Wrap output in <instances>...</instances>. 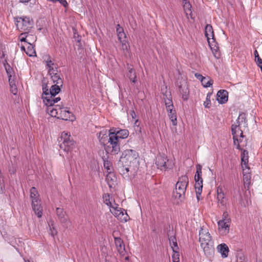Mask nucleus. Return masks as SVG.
<instances>
[{
  "label": "nucleus",
  "instance_id": "1",
  "mask_svg": "<svg viewBox=\"0 0 262 262\" xmlns=\"http://www.w3.org/2000/svg\"><path fill=\"white\" fill-rule=\"evenodd\" d=\"M112 130L111 129L107 131L106 129H103L99 132L98 138L101 144L104 145L106 152L114 155L118 154L120 147L114 141L116 140V138Z\"/></svg>",
  "mask_w": 262,
  "mask_h": 262
},
{
  "label": "nucleus",
  "instance_id": "2",
  "mask_svg": "<svg viewBox=\"0 0 262 262\" xmlns=\"http://www.w3.org/2000/svg\"><path fill=\"white\" fill-rule=\"evenodd\" d=\"M199 242L207 256H211L213 254V241L208 229L201 228L199 231Z\"/></svg>",
  "mask_w": 262,
  "mask_h": 262
},
{
  "label": "nucleus",
  "instance_id": "3",
  "mask_svg": "<svg viewBox=\"0 0 262 262\" xmlns=\"http://www.w3.org/2000/svg\"><path fill=\"white\" fill-rule=\"evenodd\" d=\"M47 113L52 117H56L64 120L73 121L74 116L71 112L61 108L58 105H52L47 107Z\"/></svg>",
  "mask_w": 262,
  "mask_h": 262
},
{
  "label": "nucleus",
  "instance_id": "4",
  "mask_svg": "<svg viewBox=\"0 0 262 262\" xmlns=\"http://www.w3.org/2000/svg\"><path fill=\"white\" fill-rule=\"evenodd\" d=\"M189 183V179L186 175L180 177L176 185L173 196L175 199H181L184 198L186 188Z\"/></svg>",
  "mask_w": 262,
  "mask_h": 262
},
{
  "label": "nucleus",
  "instance_id": "5",
  "mask_svg": "<svg viewBox=\"0 0 262 262\" xmlns=\"http://www.w3.org/2000/svg\"><path fill=\"white\" fill-rule=\"evenodd\" d=\"M58 142L60 149L65 152H71L75 148V142L68 133L62 132L58 139Z\"/></svg>",
  "mask_w": 262,
  "mask_h": 262
},
{
  "label": "nucleus",
  "instance_id": "6",
  "mask_svg": "<svg viewBox=\"0 0 262 262\" xmlns=\"http://www.w3.org/2000/svg\"><path fill=\"white\" fill-rule=\"evenodd\" d=\"M58 142L60 149L65 152H71L75 148V142L68 133L62 132L58 139Z\"/></svg>",
  "mask_w": 262,
  "mask_h": 262
},
{
  "label": "nucleus",
  "instance_id": "7",
  "mask_svg": "<svg viewBox=\"0 0 262 262\" xmlns=\"http://www.w3.org/2000/svg\"><path fill=\"white\" fill-rule=\"evenodd\" d=\"M60 86L59 84H54L51 87L49 94H47V97L43 98V103L47 107L53 105L60 100V97L55 98L60 92Z\"/></svg>",
  "mask_w": 262,
  "mask_h": 262
},
{
  "label": "nucleus",
  "instance_id": "8",
  "mask_svg": "<svg viewBox=\"0 0 262 262\" xmlns=\"http://www.w3.org/2000/svg\"><path fill=\"white\" fill-rule=\"evenodd\" d=\"M124 154V157L121 158V163L131 165L136 169L138 164V153L133 149H126Z\"/></svg>",
  "mask_w": 262,
  "mask_h": 262
},
{
  "label": "nucleus",
  "instance_id": "9",
  "mask_svg": "<svg viewBox=\"0 0 262 262\" xmlns=\"http://www.w3.org/2000/svg\"><path fill=\"white\" fill-rule=\"evenodd\" d=\"M30 196L32 199V208L35 213L38 217H41L42 209L41 206L40 200L38 199V193L34 187L30 189Z\"/></svg>",
  "mask_w": 262,
  "mask_h": 262
},
{
  "label": "nucleus",
  "instance_id": "10",
  "mask_svg": "<svg viewBox=\"0 0 262 262\" xmlns=\"http://www.w3.org/2000/svg\"><path fill=\"white\" fill-rule=\"evenodd\" d=\"M16 26L20 32H25L31 30L33 26V21L29 17H17Z\"/></svg>",
  "mask_w": 262,
  "mask_h": 262
},
{
  "label": "nucleus",
  "instance_id": "11",
  "mask_svg": "<svg viewBox=\"0 0 262 262\" xmlns=\"http://www.w3.org/2000/svg\"><path fill=\"white\" fill-rule=\"evenodd\" d=\"M120 160L119 163V171L124 179H131L133 176L136 172V169L132 167L131 165L127 164H123Z\"/></svg>",
  "mask_w": 262,
  "mask_h": 262
},
{
  "label": "nucleus",
  "instance_id": "12",
  "mask_svg": "<svg viewBox=\"0 0 262 262\" xmlns=\"http://www.w3.org/2000/svg\"><path fill=\"white\" fill-rule=\"evenodd\" d=\"M234 145L237 149L240 148L239 142L242 141L241 138H243V133L242 129L236 125H232L231 127Z\"/></svg>",
  "mask_w": 262,
  "mask_h": 262
},
{
  "label": "nucleus",
  "instance_id": "13",
  "mask_svg": "<svg viewBox=\"0 0 262 262\" xmlns=\"http://www.w3.org/2000/svg\"><path fill=\"white\" fill-rule=\"evenodd\" d=\"M156 164L161 170H166L172 167V164L169 162L164 155H159L156 158Z\"/></svg>",
  "mask_w": 262,
  "mask_h": 262
},
{
  "label": "nucleus",
  "instance_id": "14",
  "mask_svg": "<svg viewBox=\"0 0 262 262\" xmlns=\"http://www.w3.org/2000/svg\"><path fill=\"white\" fill-rule=\"evenodd\" d=\"M18 39L20 41H24L28 45H33L36 40V36L31 30L23 32L20 34Z\"/></svg>",
  "mask_w": 262,
  "mask_h": 262
},
{
  "label": "nucleus",
  "instance_id": "15",
  "mask_svg": "<svg viewBox=\"0 0 262 262\" xmlns=\"http://www.w3.org/2000/svg\"><path fill=\"white\" fill-rule=\"evenodd\" d=\"M195 181V189L199 193L203 187V179L202 178V166L200 165L196 166V171L194 177Z\"/></svg>",
  "mask_w": 262,
  "mask_h": 262
},
{
  "label": "nucleus",
  "instance_id": "16",
  "mask_svg": "<svg viewBox=\"0 0 262 262\" xmlns=\"http://www.w3.org/2000/svg\"><path fill=\"white\" fill-rule=\"evenodd\" d=\"M116 204L113 205L110 208L111 212L116 216L119 218L120 220H124L125 221H127L128 216L126 213L124 214L123 211L121 208H118Z\"/></svg>",
  "mask_w": 262,
  "mask_h": 262
},
{
  "label": "nucleus",
  "instance_id": "17",
  "mask_svg": "<svg viewBox=\"0 0 262 262\" xmlns=\"http://www.w3.org/2000/svg\"><path fill=\"white\" fill-rule=\"evenodd\" d=\"M205 36L207 38L209 45L213 50V43L214 42V33L212 27L210 25H207L205 27Z\"/></svg>",
  "mask_w": 262,
  "mask_h": 262
},
{
  "label": "nucleus",
  "instance_id": "18",
  "mask_svg": "<svg viewBox=\"0 0 262 262\" xmlns=\"http://www.w3.org/2000/svg\"><path fill=\"white\" fill-rule=\"evenodd\" d=\"M216 192L219 206L220 207H225L227 203V200L225 198V194L223 188L221 186H219L217 188Z\"/></svg>",
  "mask_w": 262,
  "mask_h": 262
},
{
  "label": "nucleus",
  "instance_id": "19",
  "mask_svg": "<svg viewBox=\"0 0 262 262\" xmlns=\"http://www.w3.org/2000/svg\"><path fill=\"white\" fill-rule=\"evenodd\" d=\"M115 243L118 252L121 256H124L126 253L125 245L123 241L120 237H114Z\"/></svg>",
  "mask_w": 262,
  "mask_h": 262
},
{
  "label": "nucleus",
  "instance_id": "20",
  "mask_svg": "<svg viewBox=\"0 0 262 262\" xmlns=\"http://www.w3.org/2000/svg\"><path fill=\"white\" fill-rule=\"evenodd\" d=\"M230 223L229 222H225L223 221H219L217 222L219 226L218 230L220 234L225 235L229 233L230 229Z\"/></svg>",
  "mask_w": 262,
  "mask_h": 262
},
{
  "label": "nucleus",
  "instance_id": "21",
  "mask_svg": "<svg viewBox=\"0 0 262 262\" xmlns=\"http://www.w3.org/2000/svg\"><path fill=\"white\" fill-rule=\"evenodd\" d=\"M178 85L179 89V91L182 95L183 99L185 100H187L189 91L186 81L184 79L182 80L179 82V83H178Z\"/></svg>",
  "mask_w": 262,
  "mask_h": 262
},
{
  "label": "nucleus",
  "instance_id": "22",
  "mask_svg": "<svg viewBox=\"0 0 262 262\" xmlns=\"http://www.w3.org/2000/svg\"><path fill=\"white\" fill-rule=\"evenodd\" d=\"M113 135H115L116 138V140H114L116 142V145L120 146V139L127 138L128 136V132L126 129H121L117 132H113Z\"/></svg>",
  "mask_w": 262,
  "mask_h": 262
},
{
  "label": "nucleus",
  "instance_id": "23",
  "mask_svg": "<svg viewBox=\"0 0 262 262\" xmlns=\"http://www.w3.org/2000/svg\"><path fill=\"white\" fill-rule=\"evenodd\" d=\"M163 99L164 100L167 111L173 109L172 98L170 92H166L165 94H164Z\"/></svg>",
  "mask_w": 262,
  "mask_h": 262
},
{
  "label": "nucleus",
  "instance_id": "24",
  "mask_svg": "<svg viewBox=\"0 0 262 262\" xmlns=\"http://www.w3.org/2000/svg\"><path fill=\"white\" fill-rule=\"evenodd\" d=\"M228 92L226 90H221L218 91L216 97L217 100L221 103H225L228 101Z\"/></svg>",
  "mask_w": 262,
  "mask_h": 262
},
{
  "label": "nucleus",
  "instance_id": "25",
  "mask_svg": "<svg viewBox=\"0 0 262 262\" xmlns=\"http://www.w3.org/2000/svg\"><path fill=\"white\" fill-rule=\"evenodd\" d=\"M56 214L61 223H65L68 221V217L62 208H57Z\"/></svg>",
  "mask_w": 262,
  "mask_h": 262
},
{
  "label": "nucleus",
  "instance_id": "26",
  "mask_svg": "<svg viewBox=\"0 0 262 262\" xmlns=\"http://www.w3.org/2000/svg\"><path fill=\"white\" fill-rule=\"evenodd\" d=\"M106 181L110 187L114 186L116 182L117 178L114 173L110 171L106 177Z\"/></svg>",
  "mask_w": 262,
  "mask_h": 262
},
{
  "label": "nucleus",
  "instance_id": "27",
  "mask_svg": "<svg viewBox=\"0 0 262 262\" xmlns=\"http://www.w3.org/2000/svg\"><path fill=\"white\" fill-rule=\"evenodd\" d=\"M217 250L221 253L223 257L225 258L228 256L229 248L225 244H222L217 246Z\"/></svg>",
  "mask_w": 262,
  "mask_h": 262
},
{
  "label": "nucleus",
  "instance_id": "28",
  "mask_svg": "<svg viewBox=\"0 0 262 262\" xmlns=\"http://www.w3.org/2000/svg\"><path fill=\"white\" fill-rule=\"evenodd\" d=\"M237 124H235L237 126L239 127L241 129H242V125H243L244 127H247V123L246 122V114L245 113H241L239 115L238 119L237 120Z\"/></svg>",
  "mask_w": 262,
  "mask_h": 262
},
{
  "label": "nucleus",
  "instance_id": "29",
  "mask_svg": "<svg viewBox=\"0 0 262 262\" xmlns=\"http://www.w3.org/2000/svg\"><path fill=\"white\" fill-rule=\"evenodd\" d=\"M242 152L241 154V165L242 167H244V165L247 167V164L248 163V152L245 150L242 149Z\"/></svg>",
  "mask_w": 262,
  "mask_h": 262
},
{
  "label": "nucleus",
  "instance_id": "30",
  "mask_svg": "<svg viewBox=\"0 0 262 262\" xmlns=\"http://www.w3.org/2000/svg\"><path fill=\"white\" fill-rule=\"evenodd\" d=\"M46 65L48 67V73L50 75L54 74L57 72V68L51 60L46 61Z\"/></svg>",
  "mask_w": 262,
  "mask_h": 262
},
{
  "label": "nucleus",
  "instance_id": "31",
  "mask_svg": "<svg viewBox=\"0 0 262 262\" xmlns=\"http://www.w3.org/2000/svg\"><path fill=\"white\" fill-rule=\"evenodd\" d=\"M168 113V116L171 121L173 125H177V115L175 110L171 109L170 110L167 111Z\"/></svg>",
  "mask_w": 262,
  "mask_h": 262
},
{
  "label": "nucleus",
  "instance_id": "32",
  "mask_svg": "<svg viewBox=\"0 0 262 262\" xmlns=\"http://www.w3.org/2000/svg\"><path fill=\"white\" fill-rule=\"evenodd\" d=\"M50 75L54 84H59L60 86H62L63 81L57 72Z\"/></svg>",
  "mask_w": 262,
  "mask_h": 262
},
{
  "label": "nucleus",
  "instance_id": "33",
  "mask_svg": "<svg viewBox=\"0 0 262 262\" xmlns=\"http://www.w3.org/2000/svg\"><path fill=\"white\" fill-rule=\"evenodd\" d=\"M5 69L9 78V82H11V80L14 79V74L13 69L10 67L9 64L7 63L5 64Z\"/></svg>",
  "mask_w": 262,
  "mask_h": 262
},
{
  "label": "nucleus",
  "instance_id": "34",
  "mask_svg": "<svg viewBox=\"0 0 262 262\" xmlns=\"http://www.w3.org/2000/svg\"><path fill=\"white\" fill-rule=\"evenodd\" d=\"M169 244L171 246V248L173 250H179V248L178 247L177 242V239L174 236L171 235L169 237Z\"/></svg>",
  "mask_w": 262,
  "mask_h": 262
},
{
  "label": "nucleus",
  "instance_id": "35",
  "mask_svg": "<svg viewBox=\"0 0 262 262\" xmlns=\"http://www.w3.org/2000/svg\"><path fill=\"white\" fill-rule=\"evenodd\" d=\"M183 9L186 16L188 18L189 16L191 17V5L189 2H185L183 4Z\"/></svg>",
  "mask_w": 262,
  "mask_h": 262
},
{
  "label": "nucleus",
  "instance_id": "36",
  "mask_svg": "<svg viewBox=\"0 0 262 262\" xmlns=\"http://www.w3.org/2000/svg\"><path fill=\"white\" fill-rule=\"evenodd\" d=\"M128 70V73H127V77L129 79L132 81L133 82H136V74L135 71L130 66L127 68Z\"/></svg>",
  "mask_w": 262,
  "mask_h": 262
},
{
  "label": "nucleus",
  "instance_id": "37",
  "mask_svg": "<svg viewBox=\"0 0 262 262\" xmlns=\"http://www.w3.org/2000/svg\"><path fill=\"white\" fill-rule=\"evenodd\" d=\"M121 43V49L123 51V54L125 56H129V53L128 51V45L127 43L126 40H123Z\"/></svg>",
  "mask_w": 262,
  "mask_h": 262
},
{
  "label": "nucleus",
  "instance_id": "38",
  "mask_svg": "<svg viewBox=\"0 0 262 262\" xmlns=\"http://www.w3.org/2000/svg\"><path fill=\"white\" fill-rule=\"evenodd\" d=\"M202 85L206 88L210 86L213 84V80L209 77H205L201 81Z\"/></svg>",
  "mask_w": 262,
  "mask_h": 262
},
{
  "label": "nucleus",
  "instance_id": "39",
  "mask_svg": "<svg viewBox=\"0 0 262 262\" xmlns=\"http://www.w3.org/2000/svg\"><path fill=\"white\" fill-rule=\"evenodd\" d=\"M26 53L29 56H35L36 52L34 49L33 45H29L27 48Z\"/></svg>",
  "mask_w": 262,
  "mask_h": 262
},
{
  "label": "nucleus",
  "instance_id": "40",
  "mask_svg": "<svg viewBox=\"0 0 262 262\" xmlns=\"http://www.w3.org/2000/svg\"><path fill=\"white\" fill-rule=\"evenodd\" d=\"M255 56V60L256 62L257 66L261 69L262 71V60L258 55V53L257 50H255L254 52Z\"/></svg>",
  "mask_w": 262,
  "mask_h": 262
},
{
  "label": "nucleus",
  "instance_id": "41",
  "mask_svg": "<svg viewBox=\"0 0 262 262\" xmlns=\"http://www.w3.org/2000/svg\"><path fill=\"white\" fill-rule=\"evenodd\" d=\"M251 175L250 174H244L243 176V181L244 186L245 187H248V185L250 183Z\"/></svg>",
  "mask_w": 262,
  "mask_h": 262
},
{
  "label": "nucleus",
  "instance_id": "42",
  "mask_svg": "<svg viewBox=\"0 0 262 262\" xmlns=\"http://www.w3.org/2000/svg\"><path fill=\"white\" fill-rule=\"evenodd\" d=\"M49 90L48 88V85L47 84L43 83L42 84V94L41 96V98L42 99V101H43V98L46 97V96L47 97L48 95L47 94H49Z\"/></svg>",
  "mask_w": 262,
  "mask_h": 262
},
{
  "label": "nucleus",
  "instance_id": "43",
  "mask_svg": "<svg viewBox=\"0 0 262 262\" xmlns=\"http://www.w3.org/2000/svg\"><path fill=\"white\" fill-rule=\"evenodd\" d=\"M179 250H173V254L172 255V259L173 262H179Z\"/></svg>",
  "mask_w": 262,
  "mask_h": 262
},
{
  "label": "nucleus",
  "instance_id": "44",
  "mask_svg": "<svg viewBox=\"0 0 262 262\" xmlns=\"http://www.w3.org/2000/svg\"><path fill=\"white\" fill-rule=\"evenodd\" d=\"M14 81V79L11 80V82H9V83L11 93H13L14 95H16L17 93V89Z\"/></svg>",
  "mask_w": 262,
  "mask_h": 262
},
{
  "label": "nucleus",
  "instance_id": "45",
  "mask_svg": "<svg viewBox=\"0 0 262 262\" xmlns=\"http://www.w3.org/2000/svg\"><path fill=\"white\" fill-rule=\"evenodd\" d=\"M103 199L104 203L110 208L113 206L110 201V195L108 194H105L103 195Z\"/></svg>",
  "mask_w": 262,
  "mask_h": 262
},
{
  "label": "nucleus",
  "instance_id": "46",
  "mask_svg": "<svg viewBox=\"0 0 262 262\" xmlns=\"http://www.w3.org/2000/svg\"><path fill=\"white\" fill-rule=\"evenodd\" d=\"M204 105L206 108H209L211 105V101H210V94H208L206 100L204 102Z\"/></svg>",
  "mask_w": 262,
  "mask_h": 262
},
{
  "label": "nucleus",
  "instance_id": "47",
  "mask_svg": "<svg viewBox=\"0 0 262 262\" xmlns=\"http://www.w3.org/2000/svg\"><path fill=\"white\" fill-rule=\"evenodd\" d=\"M221 221L230 223V219L229 217L228 213L227 212L225 211L222 215V219Z\"/></svg>",
  "mask_w": 262,
  "mask_h": 262
},
{
  "label": "nucleus",
  "instance_id": "48",
  "mask_svg": "<svg viewBox=\"0 0 262 262\" xmlns=\"http://www.w3.org/2000/svg\"><path fill=\"white\" fill-rule=\"evenodd\" d=\"M117 36L120 42H122L123 40H125L126 35L124 32H119V34H117Z\"/></svg>",
  "mask_w": 262,
  "mask_h": 262
},
{
  "label": "nucleus",
  "instance_id": "49",
  "mask_svg": "<svg viewBox=\"0 0 262 262\" xmlns=\"http://www.w3.org/2000/svg\"><path fill=\"white\" fill-rule=\"evenodd\" d=\"M243 168V174H250V168L248 166V164H247V167H246L245 165H244V167Z\"/></svg>",
  "mask_w": 262,
  "mask_h": 262
},
{
  "label": "nucleus",
  "instance_id": "50",
  "mask_svg": "<svg viewBox=\"0 0 262 262\" xmlns=\"http://www.w3.org/2000/svg\"><path fill=\"white\" fill-rule=\"evenodd\" d=\"M104 168H105L107 169L108 173L110 171H111V169L110 168L111 165L108 161L104 162Z\"/></svg>",
  "mask_w": 262,
  "mask_h": 262
},
{
  "label": "nucleus",
  "instance_id": "51",
  "mask_svg": "<svg viewBox=\"0 0 262 262\" xmlns=\"http://www.w3.org/2000/svg\"><path fill=\"white\" fill-rule=\"evenodd\" d=\"M57 2H59L65 8L68 6V4L66 0H56Z\"/></svg>",
  "mask_w": 262,
  "mask_h": 262
},
{
  "label": "nucleus",
  "instance_id": "52",
  "mask_svg": "<svg viewBox=\"0 0 262 262\" xmlns=\"http://www.w3.org/2000/svg\"><path fill=\"white\" fill-rule=\"evenodd\" d=\"M195 75V77L201 80V81H202V79H203V78H204L205 77L203 76L201 74H199V73H195L194 74Z\"/></svg>",
  "mask_w": 262,
  "mask_h": 262
},
{
  "label": "nucleus",
  "instance_id": "53",
  "mask_svg": "<svg viewBox=\"0 0 262 262\" xmlns=\"http://www.w3.org/2000/svg\"><path fill=\"white\" fill-rule=\"evenodd\" d=\"M119 32H123L124 31L123 29L120 27V26L119 25H118L117 27V34H119Z\"/></svg>",
  "mask_w": 262,
  "mask_h": 262
},
{
  "label": "nucleus",
  "instance_id": "54",
  "mask_svg": "<svg viewBox=\"0 0 262 262\" xmlns=\"http://www.w3.org/2000/svg\"><path fill=\"white\" fill-rule=\"evenodd\" d=\"M202 189H201L200 190V193H198L197 191L195 190V192H196V198H197V199L198 201H199L200 200V196H201V194L202 193Z\"/></svg>",
  "mask_w": 262,
  "mask_h": 262
},
{
  "label": "nucleus",
  "instance_id": "55",
  "mask_svg": "<svg viewBox=\"0 0 262 262\" xmlns=\"http://www.w3.org/2000/svg\"><path fill=\"white\" fill-rule=\"evenodd\" d=\"M215 53H214V56L216 57L217 58H219V53H217V50L214 49Z\"/></svg>",
  "mask_w": 262,
  "mask_h": 262
},
{
  "label": "nucleus",
  "instance_id": "56",
  "mask_svg": "<svg viewBox=\"0 0 262 262\" xmlns=\"http://www.w3.org/2000/svg\"><path fill=\"white\" fill-rule=\"evenodd\" d=\"M50 234L52 235V236H54L55 234H56V232L55 231L54 232L53 230H51V228L50 227Z\"/></svg>",
  "mask_w": 262,
  "mask_h": 262
},
{
  "label": "nucleus",
  "instance_id": "57",
  "mask_svg": "<svg viewBox=\"0 0 262 262\" xmlns=\"http://www.w3.org/2000/svg\"><path fill=\"white\" fill-rule=\"evenodd\" d=\"M21 49L22 50L26 52V49H25V47L24 46H22L21 47Z\"/></svg>",
  "mask_w": 262,
  "mask_h": 262
},
{
  "label": "nucleus",
  "instance_id": "58",
  "mask_svg": "<svg viewBox=\"0 0 262 262\" xmlns=\"http://www.w3.org/2000/svg\"><path fill=\"white\" fill-rule=\"evenodd\" d=\"M183 1V4L185 3V2H189V1H188V0H182Z\"/></svg>",
  "mask_w": 262,
  "mask_h": 262
},
{
  "label": "nucleus",
  "instance_id": "59",
  "mask_svg": "<svg viewBox=\"0 0 262 262\" xmlns=\"http://www.w3.org/2000/svg\"><path fill=\"white\" fill-rule=\"evenodd\" d=\"M125 259L126 260H127L128 259V256H126V257H125Z\"/></svg>",
  "mask_w": 262,
  "mask_h": 262
}]
</instances>
